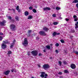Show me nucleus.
Here are the masks:
<instances>
[{
    "label": "nucleus",
    "instance_id": "37998d69",
    "mask_svg": "<svg viewBox=\"0 0 78 78\" xmlns=\"http://www.w3.org/2000/svg\"><path fill=\"white\" fill-rule=\"evenodd\" d=\"M58 74H59V75H62V72H59L58 73Z\"/></svg>",
    "mask_w": 78,
    "mask_h": 78
},
{
    "label": "nucleus",
    "instance_id": "423d86ee",
    "mask_svg": "<svg viewBox=\"0 0 78 78\" xmlns=\"http://www.w3.org/2000/svg\"><path fill=\"white\" fill-rule=\"evenodd\" d=\"M6 23V21L5 20H4L2 22H0V25L2 26H5V23Z\"/></svg>",
    "mask_w": 78,
    "mask_h": 78
},
{
    "label": "nucleus",
    "instance_id": "bf43d9fd",
    "mask_svg": "<svg viewBox=\"0 0 78 78\" xmlns=\"http://www.w3.org/2000/svg\"><path fill=\"white\" fill-rule=\"evenodd\" d=\"M12 72H13V70H12Z\"/></svg>",
    "mask_w": 78,
    "mask_h": 78
},
{
    "label": "nucleus",
    "instance_id": "3c124183",
    "mask_svg": "<svg viewBox=\"0 0 78 78\" xmlns=\"http://www.w3.org/2000/svg\"><path fill=\"white\" fill-rule=\"evenodd\" d=\"M75 24H77V25H78V21L76 22V23Z\"/></svg>",
    "mask_w": 78,
    "mask_h": 78
},
{
    "label": "nucleus",
    "instance_id": "4468645a",
    "mask_svg": "<svg viewBox=\"0 0 78 78\" xmlns=\"http://www.w3.org/2000/svg\"><path fill=\"white\" fill-rule=\"evenodd\" d=\"M59 23V22H54L53 23V24L55 25H58Z\"/></svg>",
    "mask_w": 78,
    "mask_h": 78
},
{
    "label": "nucleus",
    "instance_id": "864d4df0",
    "mask_svg": "<svg viewBox=\"0 0 78 78\" xmlns=\"http://www.w3.org/2000/svg\"><path fill=\"white\" fill-rule=\"evenodd\" d=\"M50 45H51V46H52V45H53V44H50Z\"/></svg>",
    "mask_w": 78,
    "mask_h": 78
},
{
    "label": "nucleus",
    "instance_id": "cd10ccee",
    "mask_svg": "<svg viewBox=\"0 0 78 78\" xmlns=\"http://www.w3.org/2000/svg\"><path fill=\"white\" fill-rule=\"evenodd\" d=\"M60 41L62 43H64L65 42L62 39L60 40Z\"/></svg>",
    "mask_w": 78,
    "mask_h": 78
},
{
    "label": "nucleus",
    "instance_id": "9b49d317",
    "mask_svg": "<svg viewBox=\"0 0 78 78\" xmlns=\"http://www.w3.org/2000/svg\"><path fill=\"white\" fill-rule=\"evenodd\" d=\"M16 10L18 11V12H20V10H19V6H18L16 7Z\"/></svg>",
    "mask_w": 78,
    "mask_h": 78
},
{
    "label": "nucleus",
    "instance_id": "bb28decb",
    "mask_svg": "<svg viewBox=\"0 0 78 78\" xmlns=\"http://www.w3.org/2000/svg\"><path fill=\"white\" fill-rule=\"evenodd\" d=\"M75 26H76L75 27V28H78V25H77V24H75Z\"/></svg>",
    "mask_w": 78,
    "mask_h": 78
},
{
    "label": "nucleus",
    "instance_id": "ea45409f",
    "mask_svg": "<svg viewBox=\"0 0 78 78\" xmlns=\"http://www.w3.org/2000/svg\"><path fill=\"white\" fill-rule=\"evenodd\" d=\"M39 37H37L36 38V40H39Z\"/></svg>",
    "mask_w": 78,
    "mask_h": 78
},
{
    "label": "nucleus",
    "instance_id": "dca6fc26",
    "mask_svg": "<svg viewBox=\"0 0 78 78\" xmlns=\"http://www.w3.org/2000/svg\"><path fill=\"white\" fill-rule=\"evenodd\" d=\"M14 43H12L11 44V46H10L11 48H12V47L14 46Z\"/></svg>",
    "mask_w": 78,
    "mask_h": 78
},
{
    "label": "nucleus",
    "instance_id": "de8ad7c7",
    "mask_svg": "<svg viewBox=\"0 0 78 78\" xmlns=\"http://www.w3.org/2000/svg\"><path fill=\"white\" fill-rule=\"evenodd\" d=\"M76 6L77 8H78V3L76 4Z\"/></svg>",
    "mask_w": 78,
    "mask_h": 78
},
{
    "label": "nucleus",
    "instance_id": "58836bf2",
    "mask_svg": "<svg viewBox=\"0 0 78 78\" xmlns=\"http://www.w3.org/2000/svg\"><path fill=\"white\" fill-rule=\"evenodd\" d=\"M47 10H50V8L49 7H47Z\"/></svg>",
    "mask_w": 78,
    "mask_h": 78
},
{
    "label": "nucleus",
    "instance_id": "b1692460",
    "mask_svg": "<svg viewBox=\"0 0 78 78\" xmlns=\"http://www.w3.org/2000/svg\"><path fill=\"white\" fill-rule=\"evenodd\" d=\"M56 9L57 10H59V9H61V8H60V7H56Z\"/></svg>",
    "mask_w": 78,
    "mask_h": 78
},
{
    "label": "nucleus",
    "instance_id": "a211bd4d",
    "mask_svg": "<svg viewBox=\"0 0 78 78\" xmlns=\"http://www.w3.org/2000/svg\"><path fill=\"white\" fill-rule=\"evenodd\" d=\"M2 44H8V41L7 40H6L5 41H4Z\"/></svg>",
    "mask_w": 78,
    "mask_h": 78
},
{
    "label": "nucleus",
    "instance_id": "39448f33",
    "mask_svg": "<svg viewBox=\"0 0 78 78\" xmlns=\"http://www.w3.org/2000/svg\"><path fill=\"white\" fill-rule=\"evenodd\" d=\"M10 27L12 30L14 31L15 30V28H16V26L14 24H12L10 26Z\"/></svg>",
    "mask_w": 78,
    "mask_h": 78
},
{
    "label": "nucleus",
    "instance_id": "f03ea898",
    "mask_svg": "<svg viewBox=\"0 0 78 78\" xmlns=\"http://www.w3.org/2000/svg\"><path fill=\"white\" fill-rule=\"evenodd\" d=\"M28 44V42L27 41V38H25L23 42H22V44H23V45L25 46L26 45H27Z\"/></svg>",
    "mask_w": 78,
    "mask_h": 78
},
{
    "label": "nucleus",
    "instance_id": "c85d7f7f",
    "mask_svg": "<svg viewBox=\"0 0 78 78\" xmlns=\"http://www.w3.org/2000/svg\"><path fill=\"white\" fill-rule=\"evenodd\" d=\"M15 19L16 20H19V17L18 16H16Z\"/></svg>",
    "mask_w": 78,
    "mask_h": 78
},
{
    "label": "nucleus",
    "instance_id": "c9c22d12",
    "mask_svg": "<svg viewBox=\"0 0 78 78\" xmlns=\"http://www.w3.org/2000/svg\"><path fill=\"white\" fill-rule=\"evenodd\" d=\"M55 52L56 53H57V54H58V51L57 50H55Z\"/></svg>",
    "mask_w": 78,
    "mask_h": 78
},
{
    "label": "nucleus",
    "instance_id": "6ab92c4d",
    "mask_svg": "<svg viewBox=\"0 0 78 78\" xmlns=\"http://www.w3.org/2000/svg\"><path fill=\"white\" fill-rule=\"evenodd\" d=\"M32 11L34 13H36V12H37V11H36V9H33L32 10Z\"/></svg>",
    "mask_w": 78,
    "mask_h": 78
},
{
    "label": "nucleus",
    "instance_id": "a19ab883",
    "mask_svg": "<svg viewBox=\"0 0 78 78\" xmlns=\"http://www.w3.org/2000/svg\"><path fill=\"white\" fill-rule=\"evenodd\" d=\"M31 31H32L31 30H29L28 31V33H31Z\"/></svg>",
    "mask_w": 78,
    "mask_h": 78
},
{
    "label": "nucleus",
    "instance_id": "aec40b11",
    "mask_svg": "<svg viewBox=\"0 0 78 78\" xmlns=\"http://www.w3.org/2000/svg\"><path fill=\"white\" fill-rule=\"evenodd\" d=\"M57 34H58L57 33H56V32H54V33L52 34V35L53 36H55V35H56Z\"/></svg>",
    "mask_w": 78,
    "mask_h": 78
},
{
    "label": "nucleus",
    "instance_id": "79ce46f5",
    "mask_svg": "<svg viewBox=\"0 0 78 78\" xmlns=\"http://www.w3.org/2000/svg\"><path fill=\"white\" fill-rule=\"evenodd\" d=\"M64 72L65 73H67V72H68V71H67V70H66L64 71Z\"/></svg>",
    "mask_w": 78,
    "mask_h": 78
},
{
    "label": "nucleus",
    "instance_id": "f257e3e1",
    "mask_svg": "<svg viewBox=\"0 0 78 78\" xmlns=\"http://www.w3.org/2000/svg\"><path fill=\"white\" fill-rule=\"evenodd\" d=\"M43 69L46 70V69H48L50 68V66L48 64H45L43 65Z\"/></svg>",
    "mask_w": 78,
    "mask_h": 78
},
{
    "label": "nucleus",
    "instance_id": "4be33fe9",
    "mask_svg": "<svg viewBox=\"0 0 78 78\" xmlns=\"http://www.w3.org/2000/svg\"><path fill=\"white\" fill-rule=\"evenodd\" d=\"M64 54L66 55L67 53V51H66V50H64Z\"/></svg>",
    "mask_w": 78,
    "mask_h": 78
},
{
    "label": "nucleus",
    "instance_id": "9d476101",
    "mask_svg": "<svg viewBox=\"0 0 78 78\" xmlns=\"http://www.w3.org/2000/svg\"><path fill=\"white\" fill-rule=\"evenodd\" d=\"M10 72V71H9V70H8L4 72V74H5V75H8Z\"/></svg>",
    "mask_w": 78,
    "mask_h": 78
},
{
    "label": "nucleus",
    "instance_id": "6e6552de",
    "mask_svg": "<svg viewBox=\"0 0 78 78\" xmlns=\"http://www.w3.org/2000/svg\"><path fill=\"white\" fill-rule=\"evenodd\" d=\"M1 47L3 49H5L6 48V45L5 44H4V43H2L1 45Z\"/></svg>",
    "mask_w": 78,
    "mask_h": 78
},
{
    "label": "nucleus",
    "instance_id": "412c9836",
    "mask_svg": "<svg viewBox=\"0 0 78 78\" xmlns=\"http://www.w3.org/2000/svg\"><path fill=\"white\" fill-rule=\"evenodd\" d=\"M46 47L48 49H50V45L46 46Z\"/></svg>",
    "mask_w": 78,
    "mask_h": 78
},
{
    "label": "nucleus",
    "instance_id": "5fc2aeb1",
    "mask_svg": "<svg viewBox=\"0 0 78 78\" xmlns=\"http://www.w3.org/2000/svg\"><path fill=\"white\" fill-rule=\"evenodd\" d=\"M50 59H52V57H50Z\"/></svg>",
    "mask_w": 78,
    "mask_h": 78
},
{
    "label": "nucleus",
    "instance_id": "a878e982",
    "mask_svg": "<svg viewBox=\"0 0 78 78\" xmlns=\"http://www.w3.org/2000/svg\"><path fill=\"white\" fill-rule=\"evenodd\" d=\"M33 7H30L29 8V9H30V10H32V9H33Z\"/></svg>",
    "mask_w": 78,
    "mask_h": 78
},
{
    "label": "nucleus",
    "instance_id": "052dcab7",
    "mask_svg": "<svg viewBox=\"0 0 78 78\" xmlns=\"http://www.w3.org/2000/svg\"><path fill=\"white\" fill-rule=\"evenodd\" d=\"M28 55H29V54H28Z\"/></svg>",
    "mask_w": 78,
    "mask_h": 78
},
{
    "label": "nucleus",
    "instance_id": "473e14b6",
    "mask_svg": "<svg viewBox=\"0 0 78 78\" xmlns=\"http://www.w3.org/2000/svg\"><path fill=\"white\" fill-rule=\"evenodd\" d=\"M74 19H76V18H77V17L76 15H74L73 17Z\"/></svg>",
    "mask_w": 78,
    "mask_h": 78
},
{
    "label": "nucleus",
    "instance_id": "ddd939ff",
    "mask_svg": "<svg viewBox=\"0 0 78 78\" xmlns=\"http://www.w3.org/2000/svg\"><path fill=\"white\" fill-rule=\"evenodd\" d=\"M24 14L26 16H28V15L29 14L28 12V11L25 12H24Z\"/></svg>",
    "mask_w": 78,
    "mask_h": 78
},
{
    "label": "nucleus",
    "instance_id": "72a5a7b5",
    "mask_svg": "<svg viewBox=\"0 0 78 78\" xmlns=\"http://www.w3.org/2000/svg\"><path fill=\"white\" fill-rule=\"evenodd\" d=\"M63 63L65 64H67V63L66 62V61H63Z\"/></svg>",
    "mask_w": 78,
    "mask_h": 78
},
{
    "label": "nucleus",
    "instance_id": "6e6d98bb",
    "mask_svg": "<svg viewBox=\"0 0 78 78\" xmlns=\"http://www.w3.org/2000/svg\"><path fill=\"white\" fill-rule=\"evenodd\" d=\"M43 51H44V52H45V50H43Z\"/></svg>",
    "mask_w": 78,
    "mask_h": 78
},
{
    "label": "nucleus",
    "instance_id": "8fccbe9b",
    "mask_svg": "<svg viewBox=\"0 0 78 78\" xmlns=\"http://www.w3.org/2000/svg\"><path fill=\"white\" fill-rule=\"evenodd\" d=\"M72 33H75V30H72Z\"/></svg>",
    "mask_w": 78,
    "mask_h": 78
},
{
    "label": "nucleus",
    "instance_id": "1a4fd4ad",
    "mask_svg": "<svg viewBox=\"0 0 78 78\" xmlns=\"http://www.w3.org/2000/svg\"><path fill=\"white\" fill-rule=\"evenodd\" d=\"M71 67L72 69H75V67H76V66L75 64H71Z\"/></svg>",
    "mask_w": 78,
    "mask_h": 78
},
{
    "label": "nucleus",
    "instance_id": "393cba45",
    "mask_svg": "<svg viewBox=\"0 0 78 78\" xmlns=\"http://www.w3.org/2000/svg\"><path fill=\"white\" fill-rule=\"evenodd\" d=\"M56 16V14H53L52 15V17H55Z\"/></svg>",
    "mask_w": 78,
    "mask_h": 78
},
{
    "label": "nucleus",
    "instance_id": "e433bc0d",
    "mask_svg": "<svg viewBox=\"0 0 78 78\" xmlns=\"http://www.w3.org/2000/svg\"><path fill=\"white\" fill-rule=\"evenodd\" d=\"M65 20H66V21L68 22V21H69V19H67V18H66L65 19Z\"/></svg>",
    "mask_w": 78,
    "mask_h": 78
},
{
    "label": "nucleus",
    "instance_id": "5701e85b",
    "mask_svg": "<svg viewBox=\"0 0 78 78\" xmlns=\"http://www.w3.org/2000/svg\"><path fill=\"white\" fill-rule=\"evenodd\" d=\"M12 53V51H8V55H10Z\"/></svg>",
    "mask_w": 78,
    "mask_h": 78
},
{
    "label": "nucleus",
    "instance_id": "2eb2a0df",
    "mask_svg": "<svg viewBox=\"0 0 78 78\" xmlns=\"http://www.w3.org/2000/svg\"><path fill=\"white\" fill-rule=\"evenodd\" d=\"M33 19L32 16L30 15L28 17V19Z\"/></svg>",
    "mask_w": 78,
    "mask_h": 78
},
{
    "label": "nucleus",
    "instance_id": "4c0bfd02",
    "mask_svg": "<svg viewBox=\"0 0 78 78\" xmlns=\"http://www.w3.org/2000/svg\"><path fill=\"white\" fill-rule=\"evenodd\" d=\"M2 39H3V37L0 36V41H2Z\"/></svg>",
    "mask_w": 78,
    "mask_h": 78
},
{
    "label": "nucleus",
    "instance_id": "4d7b16f0",
    "mask_svg": "<svg viewBox=\"0 0 78 78\" xmlns=\"http://www.w3.org/2000/svg\"><path fill=\"white\" fill-rule=\"evenodd\" d=\"M60 78H62V76H60Z\"/></svg>",
    "mask_w": 78,
    "mask_h": 78
},
{
    "label": "nucleus",
    "instance_id": "603ef678",
    "mask_svg": "<svg viewBox=\"0 0 78 78\" xmlns=\"http://www.w3.org/2000/svg\"><path fill=\"white\" fill-rule=\"evenodd\" d=\"M38 67H41V66H40V65H38Z\"/></svg>",
    "mask_w": 78,
    "mask_h": 78
},
{
    "label": "nucleus",
    "instance_id": "7c9ffc66",
    "mask_svg": "<svg viewBox=\"0 0 78 78\" xmlns=\"http://www.w3.org/2000/svg\"><path fill=\"white\" fill-rule=\"evenodd\" d=\"M56 47H58L59 45L58 43H56L55 44Z\"/></svg>",
    "mask_w": 78,
    "mask_h": 78
},
{
    "label": "nucleus",
    "instance_id": "c03bdc74",
    "mask_svg": "<svg viewBox=\"0 0 78 78\" xmlns=\"http://www.w3.org/2000/svg\"><path fill=\"white\" fill-rule=\"evenodd\" d=\"M0 35L2 36V35H3V34L2 33H0Z\"/></svg>",
    "mask_w": 78,
    "mask_h": 78
},
{
    "label": "nucleus",
    "instance_id": "49530a36",
    "mask_svg": "<svg viewBox=\"0 0 78 78\" xmlns=\"http://www.w3.org/2000/svg\"><path fill=\"white\" fill-rule=\"evenodd\" d=\"M41 55H42V54H41V53H39L38 54V55L39 56H41Z\"/></svg>",
    "mask_w": 78,
    "mask_h": 78
},
{
    "label": "nucleus",
    "instance_id": "20e7f679",
    "mask_svg": "<svg viewBox=\"0 0 78 78\" xmlns=\"http://www.w3.org/2000/svg\"><path fill=\"white\" fill-rule=\"evenodd\" d=\"M31 53L34 56H36L38 53L37 51L36 50L32 51Z\"/></svg>",
    "mask_w": 78,
    "mask_h": 78
},
{
    "label": "nucleus",
    "instance_id": "2f4dec72",
    "mask_svg": "<svg viewBox=\"0 0 78 78\" xmlns=\"http://www.w3.org/2000/svg\"><path fill=\"white\" fill-rule=\"evenodd\" d=\"M58 63L59 64H60V66H61V64H62L61 62L60 61H58Z\"/></svg>",
    "mask_w": 78,
    "mask_h": 78
},
{
    "label": "nucleus",
    "instance_id": "f3484780",
    "mask_svg": "<svg viewBox=\"0 0 78 78\" xmlns=\"http://www.w3.org/2000/svg\"><path fill=\"white\" fill-rule=\"evenodd\" d=\"M78 0H74V1L73 2V3H78Z\"/></svg>",
    "mask_w": 78,
    "mask_h": 78
},
{
    "label": "nucleus",
    "instance_id": "09e8293b",
    "mask_svg": "<svg viewBox=\"0 0 78 78\" xmlns=\"http://www.w3.org/2000/svg\"><path fill=\"white\" fill-rule=\"evenodd\" d=\"M16 42V40H14L13 41V43H14H14Z\"/></svg>",
    "mask_w": 78,
    "mask_h": 78
},
{
    "label": "nucleus",
    "instance_id": "a18cd8bd",
    "mask_svg": "<svg viewBox=\"0 0 78 78\" xmlns=\"http://www.w3.org/2000/svg\"><path fill=\"white\" fill-rule=\"evenodd\" d=\"M9 19H11V17L9 16L8 17Z\"/></svg>",
    "mask_w": 78,
    "mask_h": 78
},
{
    "label": "nucleus",
    "instance_id": "f8f14e48",
    "mask_svg": "<svg viewBox=\"0 0 78 78\" xmlns=\"http://www.w3.org/2000/svg\"><path fill=\"white\" fill-rule=\"evenodd\" d=\"M43 29L44 31H48V29L47 27H44L43 28Z\"/></svg>",
    "mask_w": 78,
    "mask_h": 78
},
{
    "label": "nucleus",
    "instance_id": "c756f323",
    "mask_svg": "<svg viewBox=\"0 0 78 78\" xmlns=\"http://www.w3.org/2000/svg\"><path fill=\"white\" fill-rule=\"evenodd\" d=\"M74 21L75 22H76V21H78V18H74Z\"/></svg>",
    "mask_w": 78,
    "mask_h": 78
},
{
    "label": "nucleus",
    "instance_id": "13d9d810",
    "mask_svg": "<svg viewBox=\"0 0 78 78\" xmlns=\"http://www.w3.org/2000/svg\"><path fill=\"white\" fill-rule=\"evenodd\" d=\"M13 11H15V10L14 9H13Z\"/></svg>",
    "mask_w": 78,
    "mask_h": 78
},
{
    "label": "nucleus",
    "instance_id": "7ed1b4c3",
    "mask_svg": "<svg viewBox=\"0 0 78 78\" xmlns=\"http://www.w3.org/2000/svg\"><path fill=\"white\" fill-rule=\"evenodd\" d=\"M40 76L42 77V78H44H44H47V74H45L44 72H41V74L40 75Z\"/></svg>",
    "mask_w": 78,
    "mask_h": 78
},
{
    "label": "nucleus",
    "instance_id": "0eeeda50",
    "mask_svg": "<svg viewBox=\"0 0 78 78\" xmlns=\"http://www.w3.org/2000/svg\"><path fill=\"white\" fill-rule=\"evenodd\" d=\"M39 34L40 35H43V36H45L46 34L44 32L42 31H40L39 33Z\"/></svg>",
    "mask_w": 78,
    "mask_h": 78
},
{
    "label": "nucleus",
    "instance_id": "f704fd0d",
    "mask_svg": "<svg viewBox=\"0 0 78 78\" xmlns=\"http://www.w3.org/2000/svg\"><path fill=\"white\" fill-rule=\"evenodd\" d=\"M43 9L44 11H45L46 10H47V7L44 8H43Z\"/></svg>",
    "mask_w": 78,
    "mask_h": 78
}]
</instances>
